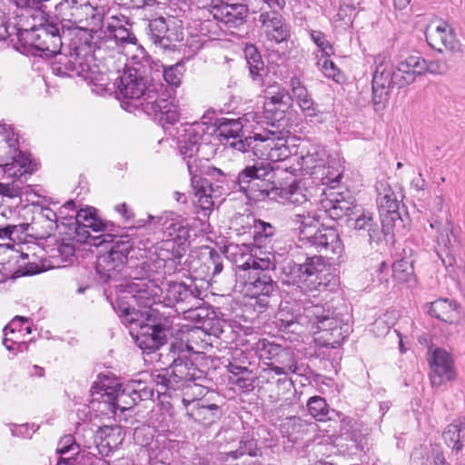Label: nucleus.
<instances>
[{"mask_svg":"<svg viewBox=\"0 0 465 465\" xmlns=\"http://www.w3.org/2000/svg\"><path fill=\"white\" fill-rule=\"evenodd\" d=\"M74 223L73 231L77 241L94 246H101L106 242L114 243L110 251L99 256L97 260L96 273L101 283H107L115 279L124 267L128 254L134 248L144 252L148 249L150 241L144 238L148 232L145 224L131 227L126 235H118L115 233L117 227L114 223L97 217L95 209L91 207L79 210Z\"/></svg>","mask_w":465,"mask_h":465,"instance_id":"1","label":"nucleus"},{"mask_svg":"<svg viewBox=\"0 0 465 465\" xmlns=\"http://www.w3.org/2000/svg\"><path fill=\"white\" fill-rule=\"evenodd\" d=\"M214 125L208 124L203 117L202 121L192 124H182L176 128L177 147L183 161L186 162L191 177L193 204L208 216L222 196L220 187H215L206 178L197 175V153L202 142L207 140L210 131H214Z\"/></svg>","mask_w":465,"mask_h":465,"instance_id":"2","label":"nucleus"},{"mask_svg":"<svg viewBox=\"0 0 465 465\" xmlns=\"http://www.w3.org/2000/svg\"><path fill=\"white\" fill-rule=\"evenodd\" d=\"M273 167L269 163L256 162L247 165L237 176L236 185L249 199L276 200L283 204L301 205L307 203L306 189L301 182L293 181L285 187H276L271 182Z\"/></svg>","mask_w":465,"mask_h":465,"instance_id":"3","label":"nucleus"},{"mask_svg":"<svg viewBox=\"0 0 465 465\" xmlns=\"http://www.w3.org/2000/svg\"><path fill=\"white\" fill-rule=\"evenodd\" d=\"M284 311L277 314L281 328H290L291 331H309L315 334L314 341L322 347L337 348L349 333V327L334 315L333 312L320 304H306L303 312L290 319L284 317Z\"/></svg>","mask_w":465,"mask_h":465,"instance_id":"4","label":"nucleus"},{"mask_svg":"<svg viewBox=\"0 0 465 465\" xmlns=\"http://www.w3.org/2000/svg\"><path fill=\"white\" fill-rule=\"evenodd\" d=\"M90 408L102 415L133 408L138 401L152 399L153 391L145 382L133 380L121 384L114 377L99 376L91 388Z\"/></svg>","mask_w":465,"mask_h":465,"instance_id":"5","label":"nucleus"},{"mask_svg":"<svg viewBox=\"0 0 465 465\" xmlns=\"http://www.w3.org/2000/svg\"><path fill=\"white\" fill-rule=\"evenodd\" d=\"M118 89L124 99L138 102L148 114L159 115L161 121L173 124L181 116L182 109L175 97L163 94L159 96L155 89L147 87L144 79L137 74L136 70L129 69L120 77Z\"/></svg>","mask_w":465,"mask_h":465,"instance_id":"6","label":"nucleus"},{"mask_svg":"<svg viewBox=\"0 0 465 465\" xmlns=\"http://www.w3.org/2000/svg\"><path fill=\"white\" fill-rule=\"evenodd\" d=\"M228 257L235 263L240 277L246 278L244 287L247 289H273V281L268 271L273 268L271 258L258 257L257 250H251L248 245H229L226 250Z\"/></svg>","mask_w":465,"mask_h":465,"instance_id":"7","label":"nucleus"},{"mask_svg":"<svg viewBox=\"0 0 465 465\" xmlns=\"http://www.w3.org/2000/svg\"><path fill=\"white\" fill-rule=\"evenodd\" d=\"M168 378L163 377L164 385L169 389H182L183 397L182 402L188 410L193 407L199 397L205 395V388L198 381L204 379L203 372L192 361L176 359L167 370Z\"/></svg>","mask_w":465,"mask_h":465,"instance_id":"8","label":"nucleus"},{"mask_svg":"<svg viewBox=\"0 0 465 465\" xmlns=\"http://www.w3.org/2000/svg\"><path fill=\"white\" fill-rule=\"evenodd\" d=\"M106 299L122 318L123 322L130 326L141 324L148 309H154V306H157V292H110Z\"/></svg>","mask_w":465,"mask_h":465,"instance_id":"9","label":"nucleus"},{"mask_svg":"<svg viewBox=\"0 0 465 465\" xmlns=\"http://www.w3.org/2000/svg\"><path fill=\"white\" fill-rule=\"evenodd\" d=\"M87 49L89 47H74L70 52L67 68L92 84V91L101 95L109 89L110 79L95 63L94 55L87 53Z\"/></svg>","mask_w":465,"mask_h":465,"instance_id":"10","label":"nucleus"},{"mask_svg":"<svg viewBox=\"0 0 465 465\" xmlns=\"http://www.w3.org/2000/svg\"><path fill=\"white\" fill-rule=\"evenodd\" d=\"M254 142H261L258 144V151L265 150L266 153H262V155H266L267 160L276 163L286 161L290 156L296 153L292 152L295 144L292 143L294 137L289 135L288 131L284 130H265L262 133H257L253 135Z\"/></svg>","mask_w":465,"mask_h":465,"instance_id":"11","label":"nucleus"},{"mask_svg":"<svg viewBox=\"0 0 465 465\" xmlns=\"http://www.w3.org/2000/svg\"><path fill=\"white\" fill-rule=\"evenodd\" d=\"M161 315L158 308L148 309L147 314L143 317L141 324H134L131 327V333H135V342L143 351L150 353L159 349L163 343L165 334L160 324Z\"/></svg>","mask_w":465,"mask_h":465,"instance_id":"12","label":"nucleus"},{"mask_svg":"<svg viewBox=\"0 0 465 465\" xmlns=\"http://www.w3.org/2000/svg\"><path fill=\"white\" fill-rule=\"evenodd\" d=\"M255 118L254 113H248L244 115L243 120L245 122H249L251 119L255 121ZM242 129L243 124L241 118L222 122L217 128L218 135L221 137L220 141L240 152H246L252 148L257 154L258 144L252 145L253 136L242 139Z\"/></svg>","mask_w":465,"mask_h":465,"instance_id":"13","label":"nucleus"},{"mask_svg":"<svg viewBox=\"0 0 465 465\" xmlns=\"http://www.w3.org/2000/svg\"><path fill=\"white\" fill-rule=\"evenodd\" d=\"M104 34V44L107 47L116 49L123 53L126 48L136 49L143 54V48L138 44L135 35L132 31L131 25L116 16H111L107 22Z\"/></svg>","mask_w":465,"mask_h":465,"instance_id":"14","label":"nucleus"},{"mask_svg":"<svg viewBox=\"0 0 465 465\" xmlns=\"http://www.w3.org/2000/svg\"><path fill=\"white\" fill-rule=\"evenodd\" d=\"M7 153V156L0 154V167L6 177L21 185L37 170V164L32 161L30 154L18 151V148L15 153Z\"/></svg>","mask_w":465,"mask_h":465,"instance_id":"15","label":"nucleus"},{"mask_svg":"<svg viewBox=\"0 0 465 465\" xmlns=\"http://www.w3.org/2000/svg\"><path fill=\"white\" fill-rule=\"evenodd\" d=\"M213 312H210L208 309L202 306L197 310L192 311L187 317L194 320L196 323L201 325L190 328L184 336L185 339L182 338L180 341H175L172 344L173 352L180 354L184 351H195L193 343L200 337L203 331L209 328V322L213 319Z\"/></svg>","mask_w":465,"mask_h":465,"instance_id":"16","label":"nucleus"},{"mask_svg":"<svg viewBox=\"0 0 465 465\" xmlns=\"http://www.w3.org/2000/svg\"><path fill=\"white\" fill-rule=\"evenodd\" d=\"M149 223L159 225L164 231L168 240L175 242V245L185 249L189 238L188 223L181 216L169 213L161 217L148 216Z\"/></svg>","mask_w":465,"mask_h":465,"instance_id":"17","label":"nucleus"},{"mask_svg":"<svg viewBox=\"0 0 465 465\" xmlns=\"http://www.w3.org/2000/svg\"><path fill=\"white\" fill-rule=\"evenodd\" d=\"M430 380L433 387H440L455 379L456 371L451 356L444 350L436 348L430 358Z\"/></svg>","mask_w":465,"mask_h":465,"instance_id":"18","label":"nucleus"},{"mask_svg":"<svg viewBox=\"0 0 465 465\" xmlns=\"http://www.w3.org/2000/svg\"><path fill=\"white\" fill-rule=\"evenodd\" d=\"M303 246L313 247L330 259H333L334 256L339 257L344 250L338 232L332 227L324 226L313 232L312 239H309Z\"/></svg>","mask_w":465,"mask_h":465,"instance_id":"19","label":"nucleus"},{"mask_svg":"<svg viewBox=\"0 0 465 465\" xmlns=\"http://www.w3.org/2000/svg\"><path fill=\"white\" fill-rule=\"evenodd\" d=\"M326 158L327 153L322 147L312 146L305 155L296 158V163L286 165L284 169L293 175H318Z\"/></svg>","mask_w":465,"mask_h":465,"instance_id":"20","label":"nucleus"},{"mask_svg":"<svg viewBox=\"0 0 465 465\" xmlns=\"http://www.w3.org/2000/svg\"><path fill=\"white\" fill-rule=\"evenodd\" d=\"M202 292H157V305L163 307H175L177 312L191 313L202 306Z\"/></svg>","mask_w":465,"mask_h":465,"instance_id":"21","label":"nucleus"},{"mask_svg":"<svg viewBox=\"0 0 465 465\" xmlns=\"http://www.w3.org/2000/svg\"><path fill=\"white\" fill-rule=\"evenodd\" d=\"M426 39L429 45L439 52L442 48L450 51L460 50V42L456 37L453 28L444 21H440L434 26H431L426 34Z\"/></svg>","mask_w":465,"mask_h":465,"instance_id":"22","label":"nucleus"},{"mask_svg":"<svg viewBox=\"0 0 465 465\" xmlns=\"http://www.w3.org/2000/svg\"><path fill=\"white\" fill-rule=\"evenodd\" d=\"M376 188L378 192L377 203L380 209L381 223L384 230H389V224H385L386 219L390 217L393 222L400 219L398 213L400 201L393 189L388 183L380 182Z\"/></svg>","mask_w":465,"mask_h":465,"instance_id":"23","label":"nucleus"},{"mask_svg":"<svg viewBox=\"0 0 465 465\" xmlns=\"http://www.w3.org/2000/svg\"><path fill=\"white\" fill-rule=\"evenodd\" d=\"M289 87L291 89L292 98L305 117L313 118L319 115V106L313 101L312 94L300 77H291Z\"/></svg>","mask_w":465,"mask_h":465,"instance_id":"24","label":"nucleus"},{"mask_svg":"<svg viewBox=\"0 0 465 465\" xmlns=\"http://www.w3.org/2000/svg\"><path fill=\"white\" fill-rule=\"evenodd\" d=\"M74 255V247L69 243H63L52 250L48 259L41 262V264L32 262L26 268L27 274H35L54 268L64 267Z\"/></svg>","mask_w":465,"mask_h":465,"instance_id":"25","label":"nucleus"},{"mask_svg":"<svg viewBox=\"0 0 465 465\" xmlns=\"http://www.w3.org/2000/svg\"><path fill=\"white\" fill-rule=\"evenodd\" d=\"M32 43L26 48V54L50 58L59 53L60 38L50 35L45 29L32 36Z\"/></svg>","mask_w":465,"mask_h":465,"instance_id":"26","label":"nucleus"},{"mask_svg":"<svg viewBox=\"0 0 465 465\" xmlns=\"http://www.w3.org/2000/svg\"><path fill=\"white\" fill-rule=\"evenodd\" d=\"M424 58L411 54L399 62L396 69L397 86L404 87L412 84L417 76L423 74Z\"/></svg>","mask_w":465,"mask_h":465,"instance_id":"27","label":"nucleus"},{"mask_svg":"<svg viewBox=\"0 0 465 465\" xmlns=\"http://www.w3.org/2000/svg\"><path fill=\"white\" fill-rule=\"evenodd\" d=\"M430 227L437 228L438 235L436 237V242L438 256L445 264L447 262L446 259L443 257V255H445L448 259L449 264L451 265L454 261L452 251L454 248V242H456V238L452 232L453 228L451 223L447 222L444 224H441L435 222L434 223H430Z\"/></svg>","mask_w":465,"mask_h":465,"instance_id":"28","label":"nucleus"},{"mask_svg":"<svg viewBox=\"0 0 465 465\" xmlns=\"http://www.w3.org/2000/svg\"><path fill=\"white\" fill-rule=\"evenodd\" d=\"M148 35L151 41L158 47L166 50L174 46L177 35L172 32L163 17L155 18L148 24Z\"/></svg>","mask_w":465,"mask_h":465,"instance_id":"29","label":"nucleus"},{"mask_svg":"<svg viewBox=\"0 0 465 465\" xmlns=\"http://www.w3.org/2000/svg\"><path fill=\"white\" fill-rule=\"evenodd\" d=\"M321 216L315 212H302L295 213L292 222L298 226L299 242L303 246L309 239H312L313 232H316L320 225Z\"/></svg>","mask_w":465,"mask_h":465,"instance_id":"30","label":"nucleus"},{"mask_svg":"<svg viewBox=\"0 0 465 465\" xmlns=\"http://www.w3.org/2000/svg\"><path fill=\"white\" fill-rule=\"evenodd\" d=\"M321 206L324 212L332 220H341L343 217H349L358 213L357 207L351 202L341 198L339 199L337 195L331 193V197H325L321 200Z\"/></svg>","mask_w":465,"mask_h":465,"instance_id":"31","label":"nucleus"},{"mask_svg":"<svg viewBox=\"0 0 465 465\" xmlns=\"http://www.w3.org/2000/svg\"><path fill=\"white\" fill-rule=\"evenodd\" d=\"M248 14L246 5H236L228 6V5H219L214 7L213 16L217 20L224 23L230 27H237L243 24Z\"/></svg>","mask_w":465,"mask_h":465,"instance_id":"32","label":"nucleus"},{"mask_svg":"<svg viewBox=\"0 0 465 465\" xmlns=\"http://www.w3.org/2000/svg\"><path fill=\"white\" fill-rule=\"evenodd\" d=\"M375 71L373 73L372 85L382 88L397 86L396 70L393 69L391 62L382 55H378L374 60Z\"/></svg>","mask_w":465,"mask_h":465,"instance_id":"33","label":"nucleus"},{"mask_svg":"<svg viewBox=\"0 0 465 465\" xmlns=\"http://www.w3.org/2000/svg\"><path fill=\"white\" fill-rule=\"evenodd\" d=\"M445 444L458 454L465 448V417L449 424L442 433Z\"/></svg>","mask_w":465,"mask_h":465,"instance_id":"34","label":"nucleus"},{"mask_svg":"<svg viewBox=\"0 0 465 465\" xmlns=\"http://www.w3.org/2000/svg\"><path fill=\"white\" fill-rule=\"evenodd\" d=\"M187 414L196 422L207 426L217 420L221 412L216 404L200 405V403H196L187 410Z\"/></svg>","mask_w":465,"mask_h":465,"instance_id":"35","label":"nucleus"},{"mask_svg":"<svg viewBox=\"0 0 465 465\" xmlns=\"http://www.w3.org/2000/svg\"><path fill=\"white\" fill-rule=\"evenodd\" d=\"M153 252L149 249V252L156 256L159 262H166L180 258L185 252L183 247L175 245L173 240L164 239L157 245L153 246Z\"/></svg>","mask_w":465,"mask_h":465,"instance_id":"36","label":"nucleus"},{"mask_svg":"<svg viewBox=\"0 0 465 465\" xmlns=\"http://www.w3.org/2000/svg\"><path fill=\"white\" fill-rule=\"evenodd\" d=\"M344 167L341 164L340 160L331 158L328 161L327 166L323 163L321 172L318 173V178L322 180V183L333 187L340 183Z\"/></svg>","mask_w":465,"mask_h":465,"instance_id":"37","label":"nucleus"},{"mask_svg":"<svg viewBox=\"0 0 465 465\" xmlns=\"http://www.w3.org/2000/svg\"><path fill=\"white\" fill-rule=\"evenodd\" d=\"M18 324V320H13L9 325L4 329L3 344L10 351H23L26 349L25 341L22 339V330L15 331V326Z\"/></svg>","mask_w":465,"mask_h":465,"instance_id":"38","label":"nucleus"},{"mask_svg":"<svg viewBox=\"0 0 465 465\" xmlns=\"http://www.w3.org/2000/svg\"><path fill=\"white\" fill-rule=\"evenodd\" d=\"M393 280L399 283H407V288H414L416 282L413 268L410 262L400 260L392 264Z\"/></svg>","mask_w":465,"mask_h":465,"instance_id":"39","label":"nucleus"},{"mask_svg":"<svg viewBox=\"0 0 465 465\" xmlns=\"http://www.w3.org/2000/svg\"><path fill=\"white\" fill-rule=\"evenodd\" d=\"M308 411L318 421L331 420L335 411L331 410L326 401L320 396L311 397L307 402Z\"/></svg>","mask_w":465,"mask_h":465,"instance_id":"40","label":"nucleus"},{"mask_svg":"<svg viewBox=\"0 0 465 465\" xmlns=\"http://www.w3.org/2000/svg\"><path fill=\"white\" fill-rule=\"evenodd\" d=\"M348 222L351 223L349 226L353 227L356 230L367 231L371 241L378 238V226L373 223L372 215L369 212H362L355 219L349 218Z\"/></svg>","mask_w":465,"mask_h":465,"instance_id":"41","label":"nucleus"},{"mask_svg":"<svg viewBox=\"0 0 465 465\" xmlns=\"http://www.w3.org/2000/svg\"><path fill=\"white\" fill-rule=\"evenodd\" d=\"M97 437L109 449L117 447L123 440L122 430L119 426H104L100 428L97 431Z\"/></svg>","mask_w":465,"mask_h":465,"instance_id":"42","label":"nucleus"},{"mask_svg":"<svg viewBox=\"0 0 465 465\" xmlns=\"http://www.w3.org/2000/svg\"><path fill=\"white\" fill-rule=\"evenodd\" d=\"M78 211L75 209L74 203L68 201L59 208L57 212L58 223L73 230L74 226V221H76V213Z\"/></svg>","mask_w":465,"mask_h":465,"instance_id":"43","label":"nucleus"},{"mask_svg":"<svg viewBox=\"0 0 465 465\" xmlns=\"http://www.w3.org/2000/svg\"><path fill=\"white\" fill-rule=\"evenodd\" d=\"M259 449L257 448V442L249 436L243 437L240 441V446L235 450H231L226 453L227 459L236 460L245 454L250 456H256Z\"/></svg>","mask_w":465,"mask_h":465,"instance_id":"44","label":"nucleus"},{"mask_svg":"<svg viewBox=\"0 0 465 465\" xmlns=\"http://www.w3.org/2000/svg\"><path fill=\"white\" fill-rule=\"evenodd\" d=\"M330 57L331 56L319 57V54H316V65L324 76L339 83L342 78L341 74L336 64L330 60Z\"/></svg>","mask_w":465,"mask_h":465,"instance_id":"45","label":"nucleus"},{"mask_svg":"<svg viewBox=\"0 0 465 465\" xmlns=\"http://www.w3.org/2000/svg\"><path fill=\"white\" fill-rule=\"evenodd\" d=\"M163 76L164 81L171 86L178 87L181 84L182 78L184 72V64L178 62L173 65L163 66Z\"/></svg>","mask_w":465,"mask_h":465,"instance_id":"46","label":"nucleus"},{"mask_svg":"<svg viewBox=\"0 0 465 465\" xmlns=\"http://www.w3.org/2000/svg\"><path fill=\"white\" fill-rule=\"evenodd\" d=\"M17 143V134L13 129L5 124H0V143L2 144V149L5 151L7 149L6 153H15Z\"/></svg>","mask_w":465,"mask_h":465,"instance_id":"47","label":"nucleus"},{"mask_svg":"<svg viewBox=\"0 0 465 465\" xmlns=\"http://www.w3.org/2000/svg\"><path fill=\"white\" fill-rule=\"evenodd\" d=\"M311 40L317 46L318 52L321 53L320 57L331 56L334 54V49L325 34L318 30H311L309 32Z\"/></svg>","mask_w":465,"mask_h":465,"instance_id":"48","label":"nucleus"},{"mask_svg":"<svg viewBox=\"0 0 465 465\" xmlns=\"http://www.w3.org/2000/svg\"><path fill=\"white\" fill-rule=\"evenodd\" d=\"M282 348V346L270 342L265 339L260 340L256 343V350L257 352L259 353V357L263 359H275L277 361L278 355Z\"/></svg>","mask_w":465,"mask_h":465,"instance_id":"49","label":"nucleus"},{"mask_svg":"<svg viewBox=\"0 0 465 465\" xmlns=\"http://www.w3.org/2000/svg\"><path fill=\"white\" fill-rule=\"evenodd\" d=\"M432 310L439 319L445 322L450 319V313L456 311V304L448 299H440L432 302Z\"/></svg>","mask_w":465,"mask_h":465,"instance_id":"50","label":"nucleus"},{"mask_svg":"<svg viewBox=\"0 0 465 465\" xmlns=\"http://www.w3.org/2000/svg\"><path fill=\"white\" fill-rule=\"evenodd\" d=\"M282 9H273L270 11H262L257 18V21L261 25V28L265 33L272 25H277L282 15L280 14Z\"/></svg>","mask_w":465,"mask_h":465,"instance_id":"51","label":"nucleus"},{"mask_svg":"<svg viewBox=\"0 0 465 465\" xmlns=\"http://www.w3.org/2000/svg\"><path fill=\"white\" fill-rule=\"evenodd\" d=\"M263 34L267 40L276 44L282 43L289 37V30L283 21V18L281 19V22L277 25H272Z\"/></svg>","mask_w":465,"mask_h":465,"instance_id":"52","label":"nucleus"},{"mask_svg":"<svg viewBox=\"0 0 465 465\" xmlns=\"http://www.w3.org/2000/svg\"><path fill=\"white\" fill-rule=\"evenodd\" d=\"M325 268V262L322 255H313L306 259L303 264L300 265V272L306 275H313Z\"/></svg>","mask_w":465,"mask_h":465,"instance_id":"53","label":"nucleus"},{"mask_svg":"<svg viewBox=\"0 0 465 465\" xmlns=\"http://www.w3.org/2000/svg\"><path fill=\"white\" fill-rule=\"evenodd\" d=\"M80 451L79 446L74 442L72 435H65L61 438L57 446V452L61 455L76 456Z\"/></svg>","mask_w":465,"mask_h":465,"instance_id":"54","label":"nucleus"},{"mask_svg":"<svg viewBox=\"0 0 465 465\" xmlns=\"http://www.w3.org/2000/svg\"><path fill=\"white\" fill-rule=\"evenodd\" d=\"M287 93L284 90L278 91L273 95L267 96L264 101V111L271 113L277 107H286Z\"/></svg>","mask_w":465,"mask_h":465,"instance_id":"55","label":"nucleus"},{"mask_svg":"<svg viewBox=\"0 0 465 465\" xmlns=\"http://www.w3.org/2000/svg\"><path fill=\"white\" fill-rule=\"evenodd\" d=\"M204 266L208 271L212 270V275L214 276L223 271V257L213 249H209L208 257L204 261Z\"/></svg>","mask_w":465,"mask_h":465,"instance_id":"56","label":"nucleus"},{"mask_svg":"<svg viewBox=\"0 0 465 465\" xmlns=\"http://www.w3.org/2000/svg\"><path fill=\"white\" fill-rule=\"evenodd\" d=\"M22 193V186L16 182L0 183V195L8 198H15L20 196Z\"/></svg>","mask_w":465,"mask_h":465,"instance_id":"57","label":"nucleus"},{"mask_svg":"<svg viewBox=\"0 0 465 465\" xmlns=\"http://www.w3.org/2000/svg\"><path fill=\"white\" fill-rule=\"evenodd\" d=\"M276 361L283 367L292 366L296 370V373L299 372V367L297 366L294 353L288 348H282Z\"/></svg>","mask_w":465,"mask_h":465,"instance_id":"58","label":"nucleus"},{"mask_svg":"<svg viewBox=\"0 0 465 465\" xmlns=\"http://www.w3.org/2000/svg\"><path fill=\"white\" fill-rule=\"evenodd\" d=\"M447 64L441 60L427 61L424 59L423 74H443L447 71Z\"/></svg>","mask_w":465,"mask_h":465,"instance_id":"59","label":"nucleus"},{"mask_svg":"<svg viewBox=\"0 0 465 465\" xmlns=\"http://www.w3.org/2000/svg\"><path fill=\"white\" fill-rule=\"evenodd\" d=\"M29 224L27 223H20V224H8L4 227H0V239L1 240H12V235L15 232L17 233H23L25 232Z\"/></svg>","mask_w":465,"mask_h":465,"instance_id":"60","label":"nucleus"},{"mask_svg":"<svg viewBox=\"0 0 465 465\" xmlns=\"http://www.w3.org/2000/svg\"><path fill=\"white\" fill-rule=\"evenodd\" d=\"M92 0H64L56 5L57 10H64L68 7L75 9L76 12L79 10L86 11L87 8H91Z\"/></svg>","mask_w":465,"mask_h":465,"instance_id":"61","label":"nucleus"},{"mask_svg":"<svg viewBox=\"0 0 465 465\" xmlns=\"http://www.w3.org/2000/svg\"><path fill=\"white\" fill-rule=\"evenodd\" d=\"M90 7L86 9L84 14L98 22L103 21L106 12L105 6L99 5L97 0H92Z\"/></svg>","mask_w":465,"mask_h":465,"instance_id":"62","label":"nucleus"},{"mask_svg":"<svg viewBox=\"0 0 465 465\" xmlns=\"http://www.w3.org/2000/svg\"><path fill=\"white\" fill-rule=\"evenodd\" d=\"M388 88H382L381 86L372 85V102L376 106V110H380L384 107L385 102L388 96Z\"/></svg>","mask_w":465,"mask_h":465,"instance_id":"63","label":"nucleus"},{"mask_svg":"<svg viewBox=\"0 0 465 465\" xmlns=\"http://www.w3.org/2000/svg\"><path fill=\"white\" fill-rule=\"evenodd\" d=\"M255 233L260 235L261 237L264 236L265 238L271 237L274 234V227L263 221H257L254 224Z\"/></svg>","mask_w":465,"mask_h":465,"instance_id":"64","label":"nucleus"}]
</instances>
